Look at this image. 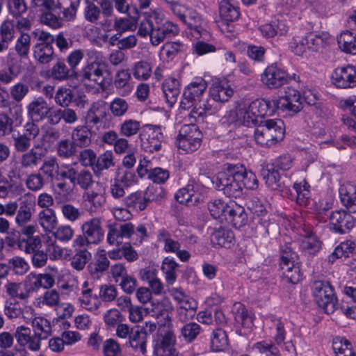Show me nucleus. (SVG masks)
I'll list each match as a JSON object with an SVG mask.
<instances>
[{
  "instance_id": "obj_1",
  "label": "nucleus",
  "mask_w": 356,
  "mask_h": 356,
  "mask_svg": "<svg viewBox=\"0 0 356 356\" xmlns=\"http://www.w3.org/2000/svg\"><path fill=\"white\" fill-rule=\"evenodd\" d=\"M242 168L239 163H226L224 164L223 170L219 172L212 178V183L214 187L229 197L237 198L243 194L242 184L240 182L241 177L239 171Z\"/></svg>"
},
{
  "instance_id": "obj_2",
  "label": "nucleus",
  "mask_w": 356,
  "mask_h": 356,
  "mask_svg": "<svg viewBox=\"0 0 356 356\" xmlns=\"http://www.w3.org/2000/svg\"><path fill=\"white\" fill-rule=\"evenodd\" d=\"M284 134V124L280 119L261 120L254 132L256 143L267 148L282 141Z\"/></svg>"
},
{
  "instance_id": "obj_3",
  "label": "nucleus",
  "mask_w": 356,
  "mask_h": 356,
  "mask_svg": "<svg viewBox=\"0 0 356 356\" xmlns=\"http://www.w3.org/2000/svg\"><path fill=\"white\" fill-rule=\"evenodd\" d=\"M280 268L282 271V280L284 283L297 284L302 279L300 270L301 262L298 254L293 250L290 244L280 247Z\"/></svg>"
},
{
  "instance_id": "obj_4",
  "label": "nucleus",
  "mask_w": 356,
  "mask_h": 356,
  "mask_svg": "<svg viewBox=\"0 0 356 356\" xmlns=\"http://www.w3.org/2000/svg\"><path fill=\"white\" fill-rule=\"evenodd\" d=\"M70 165L63 164L59 165L57 159L51 156L44 160L39 169V172L44 179L54 183L57 181L56 187L60 192L68 193L70 186L65 182L67 177H71L69 173Z\"/></svg>"
},
{
  "instance_id": "obj_5",
  "label": "nucleus",
  "mask_w": 356,
  "mask_h": 356,
  "mask_svg": "<svg viewBox=\"0 0 356 356\" xmlns=\"http://www.w3.org/2000/svg\"><path fill=\"white\" fill-rule=\"evenodd\" d=\"M312 291L316 302L325 313L333 314L338 308L334 289L329 282L315 281L312 285Z\"/></svg>"
},
{
  "instance_id": "obj_6",
  "label": "nucleus",
  "mask_w": 356,
  "mask_h": 356,
  "mask_svg": "<svg viewBox=\"0 0 356 356\" xmlns=\"http://www.w3.org/2000/svg\"><path fill=\"white\" fill-rule=\"evenodd\" d=\"M202 140L201 131L196 124L191 123L181 127L176 138V145L186 153H191L200 148Z\"/></svg>"
},
{
  "instance_id": "obj_7",
  "label": "nucleus",
  "mask_w": 356,
  "mask_h": 356,
  "mask_svg": "<svg viewBox=\"0 0 356 356\" xmlns=\"http://www.w3.org/2000/svg\"><path fill=\"white\" fill-rule=\"evenodd\" d=\"M82 234L77 235L75 240L76 245L89 246L97 244L104 236V230L99 218H92L81 225Z\"/></svg>"
},
{
  "instance_id": "obj_8",
  "label": "nucleus",
  "mask_w": 356,
  "mask_h": 356,
  "mask_svg": "<svg viewBox=\"0 0 356 356\" xmlns=\"http://www.w3.org/2000/svg\"><path fill=\"white\" fill-rule=\"evenodd\" d=\"M207 88V81L202 77H195L184 88L181 106L184 109L200 103Z\"/></svg>"
},
{
  "instance_id": "obj_9",
  "label": "nucleus",
  "mask_w": 356,
  "mask_h": 356,
  "mask_svg": "<svg viewBox=\"0 0 356 356\" xmlns=\"http://www.w3.org/2000/svg\"><path fill=\"white\" fill-rule=\"evenodd\" d=\"M289 79L286 71L275 63L268 66L261 75L262 83L270 89L280 88L287 83Z\"/></svg>"
},
{
  "instance_id": "obj_10",
  "label": "nucleus",
  "mask_w": 356,
  "mask_h": 356,
  "mask_svg": "<svg viewBox=\"0 0 356 356\" xmlns=\"http://www.w3.org/2000/svg\"><path fill=\"white\" fill-rule=\"evenodd\" d=\"M106 66L99 61L88 62L80 71L79 76L82 81H89L102 88L105 86Z\"/></svg>"
},
{
  "instance_id": "obj_11",
  "label": "nucleus",
  "mask_w": 356,
  "mask_h": 356,
  "mask_svg": "<svg viewBox=\"0 0 356 356\" xmlns=\"http://www.w3.org/2000/svg\"><path fill=\"white\" fill-rule=\"evenodd\" d=\"M352 212L344 209L332 211L329 216L330 228L335 233L343 234L348 233L355 226L356 218Z\"/></svg>"
},
{
  "instance_id": "obj_12",
  "label": "nucleus",
  "mask_w": 356,
  "mask_h": 356,
  "mask_svg": "<svg viewBox=\"0 0 356 356\" xmlns=\"http://www.w3.org/2000/svg\"><path fill=\"white\" fill-rule=\"evenodd\" d=\"M176 337L174 332L168 330L159 332L153 340V354L154 356H167L176 350L175 346Z\"/></svg>"
},
{
  "instance_id": "obj_13",
  "label": "nucleus",
  "mask_w": 356,
  "mask_h": 356,
  "mask_svg": "<svg viewBox=\"0 0 356 356\" xmlns=\"http://www.w3.org/2000/svg\"><path fill=\"white\" fill-rule=\"evenodd\" d=\"M331 79L337 88H350L356 86V67L352 65L336 68Z\"/></svg>"
},
{
  "instance_id": "obj_14",
  "label": "nucleus",
  "mask_w": 356,
  "mask_h": 356,
  "mask_svg": "<svg viewBox=\"0 0 356 356\" xmlns=\"http://www.w3.org/2000/svg\"><path fill=\"white\" fill-rule=\"evenodd\" d=\"M150 161L144 159L140 160L137 168V172L140 177L143 178L145 176L154 183L163 184L170 177V172L167 169L160 167L152 168Z\"/></svg>"
},
{
  "instance_id": "obj_15",
  "label": "nucleus",
  "mask_w": 356,
  "mask_h": 356,
  "mask_svg": "<svg viewBox=\"0 0 356 356\" xmlns=\"http://www.w3.org/2000/svg\"><path fill=\"white\" fill-rule=\"evenodd\" d=\"M141 148L149 153L158 152L161 149V143L164 139L160 127H149L140 135Z\"/></svg>"
},
{
  "instance_id": "obj_16",
  "label": "nucleus",
  "mask_w": 356,
  "mask_h": 356,
  "mask_svg": "<svg viewBox=\"0 0 356 356\" xmlns=\"http://www.w3.org/2000/svg\"><path fill=\"white\" fill-rule=\"evenodd\" d=\"M35 201L32 195H26L19 199V209L15 216L17 226H25L31 222L35 213Z\"/></svg>"
},
{
  "instance_id": "obj_17",
  "label": "nucleus",
  "mask_w": 356,
  "mask_h": 356,
  "mask_svg": "<svg viewBox=\"0 0 356 356\" xmlns=\"http://www.w3.org/2000/svg\"><path fill=\"white\" fill-rule=\"evenodd\" d=\"M86 209L90 213L97 212L105 203L103 190L99 182L95 183V187L86 191L83 195Z\"/></svg>"
},
{
  "instance_id": "obj_18",
  "label": "nucleus",
  "mask_w": 356,
  "mask_h": 356,
  "mask_svg": "<svg viewBox=\"0 0 356 356\" xmlns=\"http://www.w3.org/2000/svg\"><path fill=\"white\" fill-rule=\"evenodd\" d=\"M261 175L265 180L266 185L271 190L279 192L287 193L288 189L285 186L283 181H282L280 171L275 168V166L268 163L263 166L261 170Z\"/></svg>"
},
{
  "instance_id": "obj_19",
  "label": "nucleus",
  "mask_w": 356,
  "mask_h": 356,
  "mask_svg": "<svg viewBox=\"0 0 356 356\" xmlns=\"http://www.w3.org/2000/svg\"><path fill=\"white\" fill-rule=\"evenodd\" d=\"M202 188V186L195 180H191L186 187L179 189L176 193L175 199L181 204H195L200 201V194L199 191Z\"/></svg>"
},
{
  "instance_id": "obj_20",
  "label": "nucleus",
  "mask_w": 356,
  "mask_h": 356,
  "mask_svg": "<svg viewBox=\"0 0 356 356\" xmlns=\"http://www.w3.org/2000/svg\"><path fill=\"white\" fill-rule=\"evenodd\" d=\"M190 30V33L195 38H205L208 36V31L204 27V22L202 16L193 9L187 10V16L184 22Z\"/></svg>"
},
{
  "instance_id": "obj_21",
  "label": "nucleus",
  "mask_w": 356,
  "mask_h": 356,
  "mask_svg": "<svg viewBox=\"0 0 356 356\" xmlns=\"http://www.w3.org/2000/svg\"><path fill=\"white\" fill-rule=\"evenodd\" d=\"M106 104L104 100L93 102L83 115V126L90 128L101 122V118L106 115Z\"/></svg>"
},
{
  "instance_id": "obj_22",
  "label": "nucleus",
  "mask_w": 356,
  "mask_h": 356,
  "mask_svg": "<svg viewBox=\"0 0 356 356\" xmlns=\"http://www.w3.org/2000/svg\"><path fill=\"white\" fill-rule=\"evenodd\" d=\"M210 238L211 242L214 246L218 245L229 249L233 247L235 243L234 232L225 227L211 229Z\"/></svg>"
},
{
  "instance_id": "obj_23",
  "label": "nucleus",
  "mask_w": 356,
  "mask_h": 356,
  "mask_svg": "<svg viewBox=\"0 0 356 356\" xmlns=\"http://www.w3.org/2000/svg\"><path fill=\"white\" fill-rule=\"evenodd\" d=\"M250 111L255 113L260 120H266V117L273 115L277 109V100L257 99L250 104Z\"/></svg>"
},
{
  "instance_id": "obj_24",
  "label": "nucleus",
  "mask_w": 356,
  "mask_h": 356,
  "mask_svg": "<svg viewBox=\"0 0 356 356\" xmlns=\"http://www.w3.org/2000/svg\"><path fill=\"white\" fill-rule=\"evenodd\" d=\"M233 94V89L225 79L215 81L209 88L211 98L220 104L227 102Z\"/></svg>"
},
{
  "instance_id": "obj_25",
  "label": "nucleus",
  "mask_w": 356,
  "mask_h": 356,
  "mask_svg": "<svg viewBox=\"0 0 356 356\" xmlns=\"http://www.w3.org/2000/svg\"><path fill=\"white\" fill-rule=\"evenodd\" d=\"M69 173L71 177H67V179L74 186L77 185L83 190L92 188V186L95 183L93 180V176L88 170L83 169L77 172L76 169L70 165Z\"/></svg>"
},
{
  "instance_id": "obj_26",
  "label": "nucleus",
  "mask_w": 356,
  "mask_h": 356,
  "mask_svg": "<svg viewBox=\"0 0 356 356\" xmlns=\"http://www.w3.org/2000/svg\"><path fill=\"white\" fill-rule=\"evenodd\" d=\"M339 196L343 207L353 213H356V185L348 181L341 185Z\"/></svg>"
},
{
  "instance_id": "obj_27",
  "label": "nucleus",
  "mask_w": 356,
  "mask_h": 356,
  "mask_svg": "<svg viewBox=\"0 0 356 356\" xmlns=\"http://www.w3.org/2000/svg\"><path fill=\"white\" fill-rule=\"evenodd\" d=\"M144 310L147 314L157 318L169 319V314L172 311V305L168 299L161 301L152 300L149 305L144 306Z\"/></svg>"
},
{
  "instance_id": "obj_28",
  "label": "nucleus",
  "mask_w": 356,
  "mask_h": 356,
  "mask_svg": "<svg viewBox=\"0 0 356 356\" xmlns=\"http://www.w3.org/2000/svg\"><path fill=\"white\" fill-rule=\"evenodd\" d=\"M26 108L29 118L38 122L44 120L50 111V107L42 97L35 99Z\"/></svg>"
},
{
  "instance_id": "obj_29",
  "label": "nucleus",
  "mask_w": 356,
  "mask_h": 356,
  "mask_svg": "<svg viewBox=\"0 0 356 356\" xmlns=\"http://www.w3.org/2000/svg\"><path fill=\"white\" fill-rule=\"evenodd\" d=\"M298 242L300 250L309 255H315L322 247V242L312 231H307L305 234L301 235Z\"/></svg>"
},
{
  "instance_id": "obj_30",
  "label": "nucleus",
  "mask_w": 356,
  "mask_h": 356,
  "mask_svg": "<svg viewBox=\"0 0 356 356\" xmlns=\"http://www.w3.org/2000/svg\"><path fill=\"white\" fill-rule=\"evenodd\" d=\"M225 219L230 222L233 227L239 229L246 225L248 222V215L243 207L233 202L230 203Z\"/></svg>"
},
{
  "instance_id": "obj_31",
  "label": "nucleus",
  "mask_w": 356,
  "mask_h": 356,
  "mask_svg": "<svg viewBox=\"0 0 356 356\" xmlns=\"http://www.w3.org/2000/svg\"><path fill=\"white\" fill-rule=\"evenodd\" d=\"M110 261L104 252L95 256L92 261L90 262L87 266L88 271L94 280H98L108 269Z\"/></svg>"
},
{
  "instance_id": "obj_32",
  "label": "nucleus",
  "mask_w": 356,
  "mask_h": 356,
  "mask_svg": "<svg viewBox=\"0 0 356 356\" xmlns=\"http://www.w3.org/2000/svg\"><path fill=\"white\" fill-rule=\"evenodd\" d=\"M232 312L237 325L246 329L252 327L254 314L244 305L236 302L233 306Z\"/></svg>"
},
{
  "instance_id": "obj_33",
  "label": "nucleus",
  "mask_w": 356,
  "mask_h": 356,
  "mask_svg": "<svg viewBox=\"0 0 356 356\" xmlns=\"http://www.w3.org/2000/svg\"><path fill=\"white\" fill-rule=\"evenodd\" d=\"M218 10L220 19L227 24L239 18V8L233 0H221Z\"/></svg>"
},
{
  "instance_id": "obj_34",
  "label": "nucleus",
  "mask_w": 356,
  "mask_h": 356,
  "mask_svg": "<svg viewBox=\"0 0 356 356\" xmlns=\"http://www.w3.org/2000/svg\"><path fill=\"white\" fill-rule=\"evenodd\" d=\"M88 246L76 245L75 240L72 242V248H74V255L71 259L70 265L76 270H82L86 264L91 259L92 254L88 250Z\"/></svg>"
},
{
  "instance_id": "obj_35",
  "label": "nucleus",
  "mask_w": 356,
  "mask_h": 356,
  "mask_svg": "<svg viewBox=\"0 0 356 356\" xmlns=\"http://www.w3.org/2000/svg\"><path fill=\"white\" fill-rule=\"evenodd\" d=\"M30 328L25 326H19L17 327L15 333L17 342L20 346H28L31 350L36 351L40 348L38 339L34 336H31Z\"/></svg>"
},
{
  "instance_id": "obj_36",
  "label": "nucleus",
  "mask_w": 356,
  "mask_h": 356,
  "mask_svg": "<svg viewBox=\"0 0 356 356\" xmlns=\"http://www.w3.org/2000/svg\"><path fill=\"white\" fill-rule=\"evenodd\" d=\"M259 31L264 37L271 38L276 35H285L289 31V26L284 21L275 19L261 25Z\"/></svg>"
},
{
  "instance_id": "obj_37",
  "label": "nucleus",
  "mask_w": 356,
  "mask_h": 356,
  "mask_svg": "<svg viewBox=\"0 0 356 356\" xmlns=\"http://www.w3.org/2000/svg\"><path fill=\"white\" fill-rule=\"evenodd\" d=\"M71 137L77 148H86L92 143L91 129L88 126H77L72 130Z\"/></svg>"
},
{
  "instance_id": "obj_38",
  "label": "nucleus",
  "mask_w": 356,
  "mask_h": 356,
  "mask_svg": "<svg viewBox=\"0 0 356 356\" xmlns=\"http://www.w3.org/2000/svg\"><path fill=\"white\" fill-rule=\"evenodd\" d=\"M162 90L166 102L169 106H173L177 101L180 94V83L175 78L166 79L162 84Z\"/></svg>"
},
{
  "instance_id": "obj_39",
  "label": "nucleus",
  "mask_w": 356,
  "mask_h": 356,
  "mask_svg": "<svg viewBox=\"0 0 356 356\" xmlns=\"http://www.w3.org/2000/svg\"><path fill=\"white\" fill-rule=\"evenodd\" d=\"M40 146L35 145L33 148L24 152L20 158V164L24 168H34L38 166L44 156L41 150L38 151Z\"/></svg>"
},
{
  "instance_id": "obj_40",
  "label": "nucleus",
  "mask_w": 356,
  "mask_h": 356,
  "mask_svg": "<svg viewBox=\"0 0 356 356\" xmlns=\"http://www.w3.org/2000/svg\"><path fill=\"white\" fill-rule=\"evenodd\" d=\"M147 334L143 328H132V333L129 336L130 346L136 350H139L143 355L147 353Z\"/></svg>"
},
{
  "instance_id": "obj_41",
  "label": "nucleus",
  "mask_w": 356,
  "mask_h": 356,
  "mask_svg": "<svg viewBox=\"0 0 356 356\" xmlns=\"http://www.w3.org/2000/svg\"><path fill=\"white\" fill-rule=\"evenodd\" d=\"M34 336L38 339L40 344L42 340L47 339L51 333V327L49 321L43 317H35L32 320Z\"/></svg>"
},
{
  "instance_id": "obj_42",
  "label": "nucleus",
  "mask_w": 356,
  "mask_h": 356,
  "mask_svg": "<svg viewBox=\"0 0 356 356\" xmlns=\"http://www.w3.org/2000/svg\"><path fill=\"white\" fill-rule=\"evenodd\" d=\"M34 336L38 339L40 344L42 340L47 339L51 333V327L49 321L43 317H35L32 320Z\"/></svg>"
},
{
  "instance_id": "obj_43",
  "label": "nucleus",
  "mask_w": 356,
  "mask_h": 356,
  "mask_svg": "<svg viewBox=\"0 0 356 356\" xmlns=\"http://www.w3.org/2000/svg\"><path fill=\"white\" fill-rule=\"evenodd\" d=\"M33 54L37 63L42 65L48 64L54 59L53 45L35 44L33 47Z\"/></svg>"
},
{
  "instance_id": "obj_44",
  "label": "nucleus",
  "mask_w": 356,
  "mask_h": 356,
  "mask_svg": "<svg viewBox=\"0 0 356 356\" xmlns=\"http://www.w3.org/2000/svg\"><path fill=\"white\" fill-rule=\"evenodd\" d=\"M220 108V104L213 102L211 98V99L204 102L202 104H200L199 107L195 105L191 111V115L193 118H204L216 114Z\"/></svg>"
},
{
  "instance_id": "obj_45",
  "label": "nucleus",
  "mask_w": 356,
  "mask_h": 356,
  "mask_svg": "<svg viewBox=\"0 0 356 356\" xmlns=\"http://www.w3.org/2000/svg\"><path fill=\"white\" fill-rule=\"evenodd\" d=\"M329 35L327 33L309 32L305 35V42L307 44V47L309 50L316 52L325 47Z\"/></svg>"
},
{
  "instance_id": "obj_46",
  "label": "nucleus",
  "mask_w": 356,
  "mask_h": 356,
  "mask_svg": "<svg viewBox=\"0 0 356 356\" xmlns=\"http://www.w3.org/2000/svg\"><path fill=\"white\" fill-rule=\"evenodd\" d=\"M124 204L127 207L132 208L136 211L145 210L148 204L143 191H138L132 193L124 199Z\"/></svg>"
},
{
  "instance_id": "obj_47",
  "label": "nucleus",
  "mask_w": 356,
  "mask_h": 356,
  "mask_svg": "<svg viewBox=\"0 0 356 356\" xmlns=\"http://www.w3.org/2000/svg\"><path fill=\"white\" fill-rule=\"evenodd\" d=\"M131 73L128 69L119 70L115 77L114 85L118 90H121L122 95H128L131 91L130 83Z\"/></svg>"
},
{
  "instance_id": "obj_48",
  "label": "nucleus",
  "mask_w": 356,
  "mask_h": 356,
  "mask_svg": "<svg viewBox=\"0 0 356 356\" xmlns=\"http://www.w3.org/2000/svg\"><path fill=\"white\" fill-rule=\"evenodd\" d=\"M337 42L343 52L356 54V35L350 31L342 32L337 39Z\"/></svg>"
},
{
  "instance_id": "obj_49",
  "label": "nucleus",
  "mask_w": 356,
  "mask_h": 356,
  "mask_svg": "<svg viewBox=\"0 0 356 356\" xmlns=\"http://www.w3.org/2000/svg\"><path fill=\"white\" fill-rule=\"evenodd\" d=\"M115 165L114 155L112 151L107 150L97 156L93 172L95 175H100L106 170Z\"/></svg>"
},
{
  "instance_id": "obj_50",
  "label": "nucleus",
  "mask_w": 356,
  "mask_h": 356,
  "mask_svg": "<svg viewBox=\"0 0 356 356\" xmlns=\"http://www.w3.org/2000/svg\"><path fill=\"white\" fill-rule=\"evenodd\" d=\"M332 348L335 356H356L351 343L343 337H337L334 338Z\"/></svg>"
},
{
  "instance_id": "obj_51",
  "label": "nucleus",
  "mask_w": 356,
  "mask_h": 356,
  "mask_svg": "<svg viewBox=\"0 0 356 356\" xmlns=\"http://www.w3.org/2000/svg\"><path fill=\"white\" fill-rule=\"evenodd\" d=\"M80 1V0H63L62 3L58 2L60 6L57 8H63L61 17L63 21L73 22L76 19Z\"/></svg>"
},
{
  "instance_id": "obj_52",
  "label": "nucleus",
  "mask_w": 356,
  "mask_h": 356,
  "mask_svg": "<svg viewBox=\"0 0 356 356\" xmlns=\"http://www.w3.org/2000/svg\"><path fill=\"white\" fill-rule=\"evenodd\" d=\"M57 155L62 159H70L77 154V147L71 139H63L56 146Z\"/></svg>"
},
{
  "instance_id": "obj_53",
  "label": "nucleus",
  "mask_w": 356,
  "mask_h": 356,
  "mask_svg": "<svg viewBox=\"0 0 356 356\" xmlns=\"http://www.w3.org/2000/svg\"><path fill=\"white\" fill-rule=\"evenodd\" d=\"M141 128V122L134 119H126L118 126L121 136L131 138L136 136Z\"/></svg>"
},
{
  "instance_id": "obj_54",
  "label": "nucleus",
  "mask_w": 356,
  "mask_h": 356,
  "mask_svg": "<svg viewBox=\"0 0 356 356\" xmlns=\"http://www.w3.org/2000/svg\"><path fill=\"white\" fill-rule=\"evenodd\" d=\"M50 76L57 81H65L76 74L68 68L63 61H58L49 71Z\"/></svg>"
},
{
  "instance_id": "obj_55",
  "label": "nucleus",
  "mask_w": 356,
  "mask_h": 356,
  "mask_svg": "<svg viewBox=\"0 0 356 356\" xmlns=\"http://www.w3.org/2000/svg\"><path fill=\"white\" fill-rule=\"evenodd\" d=\"M355 248V243L352 241H346L341 242L328 256V261L334 263L338 258L348 257L350 254L353 253Z\"/></svg>"
},
{
  "instance_id": "obj_56",
  "label": "nucleus",
  "mask_w": 356,
  "mask_h": 356,
  "mask_svg": "<svg viewBox=\"0 0 356 356\" xmlns=\"http://www.w3.org/2000/svg\"><path fill=\"white\" fill-rule=\"evenodd\" d=\"M228 346V337L225 330L221 328L213 331L211 337V347L215 352L222 351Z\"/></svg>"
},
{
  "instance_id": "obj_57",
  "label": "nucleus",
  "mask_w": 356,
  "mask_h": 356,
  "mask_svg": "<svg viewBox=\"0 0 356 356\" xmlns=\"http://www.w3.org/2000/svg\"><path fill=\"white\" fill-rule=\"evenodd\" d=\"M134 77L138 81H146L152 75V66L145 60H140L135 63L131 68Z\"/></svg>"
},
{
  "instance_id": "obj_58",
  "label": "nucleus",
  "mask_w": 356,
  "mask_h": 356,
  "mask_svg": "<svg viewBox=\"0 0 356 356\" xmlns=\"http://www.w3.org/2000/svg\"><path fill=\"white\" fill-rule=\"evenodd\" d=\"M252 348L257 354L265 356H280L278 348L270 341L264 340L257 342L252 346Z\"/></svg>"
},
{
  "instance_id": "obj_59",
  "label": "nucleus",
  "mask_w": 356,
  "mask_h": 356,
  "mask_svg": "<svg viewBox=\"0 0 356 356\" xmlns=\"http://www.w3.org/2000/svg\"><path fill=\"white\" fill-rule=\"evenodd\" d=\"M236 115L241 123L245 127H254L256 129L257 126L260 124V121H261L255 113L250 111V105L248 107L240 108Z\"/></svg>"
},
{
  "instance_id": "obj_60",
  "label": "nucleus",
  "mask_w": 356,
  "mask_h": 356,
  "mask_svg": "<svg viewBox=\"0 0 356 356\" xmlns=\"http://www.w3.org/2000/svg\"><path fill=\"white\" fill-rule=\"evenodd\" d=\"M229 206L230 204L225 203L220 199L211 200L207 204L210 214L214 219H220L222 216L225 217Z\"/></svg>"
},
{
  "instance_id": "obj_61",
  "label": "nucleus",
  "mask_w": 356,
  "mask_h": 356,
  "mask_svg": "<svg viewBox=\"0 0 356 356\" xmlns=\"http://www.w3.org/2000/svg\"><path fill=\"white\" fill-rule=\"evenodd\" d=\"M6 5L8 14L13 18L27 15L28 6L25 0H7Z\"/></svg>"
},
{
  "instance_id": "obj_62",
  "label": "nucleus",
  "mask_w": 356,
  "mask_h": 356,
  "mask_svg": "<svg viewBox=\"0 0 356 356\" xmlns=\"http://www.w3.org/2000/svg\"><path fill=\"white\" fill-rule=\"evenodd\" d=\"M31 40L30 35L26 33H22L17 39L15 44V50L20 58H28L31 47Z\"/></svg>"
},
{
  "instance_id": "obj_63",
  "label": "nucleus",
  "mask_w": 356,
  "mask_h": 356,
  "mask_svg": "<svg viewBox=\"0 0 356 356\" xmlns=\"http://www.w3.org/2000/svg\"><path fill=\"white\" fill-rule=\"evenodd\" d=\"M39 223L46 232H51L57 224L54 211L47 209L39 213Z\"/></svg>"
},
{
  "instance_id": "obj_64",
  "label": "nucleus",
  "mask_w": 356,
  "mask_h": 356,
  "mask_svg": "<svg viewBox=\"0 0 356 356\" xmlns=\"http://www.w3.org/2000/svg\"><path fill=\"white\" fill-rule=\"evenodd\" d=\"M293 188L296 193V202L300 205H307L310 198L309 184L304 180L300 183H294Z\"/></svg>"
}]
</instances>
